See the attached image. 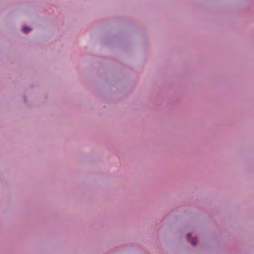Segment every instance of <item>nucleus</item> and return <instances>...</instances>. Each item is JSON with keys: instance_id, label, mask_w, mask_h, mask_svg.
Wrapping results in <instances>:
<instances>
[{"instance_id": "obj_1", "label": "nucleus", "mask_w": 254, "mask_h": 254, "mask_svg": "<svg viewBox=\"0 0 254 254\" xmlns=\"http://www.w3.org/2000/svg\"><path fill=\"white\" fill-rule=\"evenodd\" d=\"M188 239H189V241H190V242L191 243L192 245H195L196 242H197V240H196V238H193L192 239V240L190 241L189 234L188 235Z\"/></svg>"}, {"instance_id": "obj_2", "label": "nucleus", "mask_w": 254, "mask_h": 254, "mask_svg": "<svg viewBox=\"0 0 254 254\" xmlns=\"http://www.w3.org/2000/svg\"><path fill=\"white\" fill-rule=\"evenodd\" d=\"M31 30L30 28H29L28 27H24L23 28H22V31L24 32V33H28V32H29Z\"/></svg>"}]
</instances>
